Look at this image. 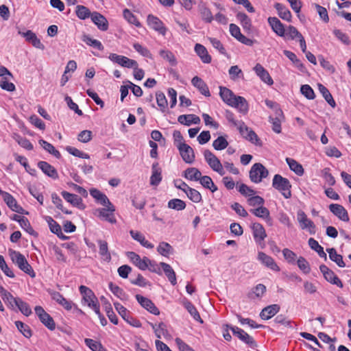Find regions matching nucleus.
Returning <instances> with one entry per match:
<instances>
[{
	"mask_svg": "<svg viewBox=\"0 0 351 351\" xmlns=\"http://www.w3.org/2000/svg\"><path fill=\"white\" fill-rule=\"evenodd\" d=\"M219 89L220 97L226 104L237 108L243 114L247 112L248 104L244 97L234 95L232 91L226 87L220 86Z\"/></svg>",
	"mask_w": 351,
	"mask_h": 351,
	"instance_id": "f257e3e1",
	"label": "nucleus"
},
{
	"mask_svg": "<svg viewBox=\"0 0 351 351\" xmlns=\"http://www.w3.org/2000/svg\"><path fill=\"white\" fill-rule=\"evenodd\" d=\"M9 254L12 262L18 266V267L30 277L34 278L36 276L32 266L28 263L27 259L19 252L10 250Z\"/></svg>",
	"mask_w": 351,
	"mask_h": 351,
	"instance_id": "f03ea898",
	"label": "nucleus"
},
{
	"mask_svg": "<svg viewBox=\"0 0 351 351\" xmlns=\"http://www.w3.org/2000/svg\"><path fill=\"white\" fill-rule=\"evenodd\" d=\"M272 186L278 191L285 198L289 199L291 197V184L287 178L276 174L272 180Z\"/></svg>",
	"mask_w": 351,
	"mask_h": 351,
	"instance_id": "7ed1b4c3",
	"label": "nucleus"
},
{
	"mask_svg": "<svg viewBox=\"0 0 351 351\" xmlns=\"http://www.w3.org/2000/svg\"><path fill=\"white\" fill-rule=\"evenodd\" d=\"M79 290L82 295V300L84 304H87V306L93 309L95 313H98L100 306L93 291L84 285H81Z\"/></svg>",
	"mask_w": 351,
	"mask_h": 351,
	"instance_id": "20e7f679",
	"label": "nucleus"
},
{
	"mask_svg": "<svg viewBox=\"0 0 351 351\" xmlns=\"http://www.w3.org/2000/svg\"><path fill=\"white\" fill-rule=\"evenodd\" d=\"M204 157L208 166L214 171L218 173L220 176L225 174L223 165L218 158L209 149L204 151Z\"/></svg>",
	"mask_w": 351,
	"mask_h": 351,
	"instance_id": "39448f33",
	"label": "nucleus"
},
{
	"mask_svg": "<svg viewBox=\"0 0 351 351\" xmlns=\"http://www.w3.org/2000/svg\"><path fill=\"white\" fill-rule=\"evenodd\" d=\"M249 174L250 180L257 184L268 176L269 171L261 163L257 162L252 165Z\"/></svg>",
	"mask_w": 351,
	"mask_h": 351,
	"instance_id": "423d86ee",
	"label": "nucleus"
},
{
	"mask_svg": "<svg viewBox=\"0 0 351 351\" xmlns=\"http://www.w3.org/2000/svg\"><path fill=\"white\" fill-rule=\"evenodd\" d=\"M226 328H230L234 335L237 336L241 341L247 344L250 347L252 348L256 347V343L254 339L243 330L237 326H232L229 325H226Z\"/></svg>",
	"mask_w": 351,
	"mask_h": 351,
	"instance_id": "0eeeda50",
	"label": "nucleus"
},
{
	"mask_svg": "<svg viewBox=\"0 0 351 351\" xmlns=\"http://www.w3.org/2000/svg\"><path fill=\"white\" fill-rule=\"evenodd\" d=\"M126 255L130 261L141 270H146L147 269V264H150V259L149 258L144 256L141 258L136 252H128Z\"/></svg>",
	"mask_w": 351,
	"mask_h": 351,
	"instance_id": "6e6552de",
	"label": "nucleus"
},
{
	"mask_svg": "<svg viewBox=\"0 0 351 351\" xmlns=\"http://www.w3.org/2000/svg\"><path fill=\"white\" fill-rule=\"evenodd\" d=\"M147 24L151 29L158 32L162 36H165L167 32V28L159 18L152 14H149L147 16Z\"/></svg>",
	"mask_w": 351,
	"mask_h": 351,
	"instance_id": "1a4fd4ad",
	"label": "nucleus"
},
{
	"mask_svg": "<svg viewBox=\"0 0 351 351\" xmlns=\"http://www.w3.org/2000/svg\"><path fill=\"white\" fill-rule=\"evenodd\" d=\"M114 306L116 310L118 311L119 314L129 324L136 328L141 327V322L137 319L130 317L128 311L123 305L119 302H114Z\"/></svg>",
	"mask_w": 351,
	"mask_h": 351,
	"instance_id": "9d476101",
	"label": "nucleus"
},
{
	"mask_svg": "<svg viewBox=\"0 0 351 351\" xmlns=\"http://www.w3.org/2000/svg\"><path fill=\"white\" fill-rule=\"evenodd\" d=\"M105 206L106 208L96 210L98 216L110 223H116L117 220L114 215V212L115 211L114 206L112 203L110 204H106Z\"/></svg>",
	"mask_w": 351,
	"mask_h": 351,
	"instance_id": "9b49d317",
	"label": "nucleus"
},
{
	"mask_svg": "<svg viewBox=\"0 0 351 351\" xmlns=\"http://www.w3.org/2000/svg\"><path fill=\"white\" fill-rule=\"evenodd\" d=\"M320 271L322 273L324 278L331 284L335 285L337 287L342 288L343 283L337 276L326 265H321L319 266Z\"/></svg>",
	"mask_w": 351,
	"mask_h": 351,
	"instance_id": "f8f14e48",
	"label": "nucleus"
},
{
	"mask_svg": "<svg viewBox=\"0 0 351 351\" xmlns=\"http://www.w3.org/2000/svg\"><path fill=\"white\" fill-rule=\"evenodd\" d=\"M298 221L302 230L308 229L310 234H313L315 233V226L314 223L307 217L304 212L300 210L298 213Z\"/></svg>",
	"mask_w": 351,
	"mask_h": 351,
	"instance_id": "ddd939ff",
	"label": "nucleus"
},
{
	"mask_svg": "<svg viewBox=\"0 0 351 351\" xmlns=\"http://www.w3.org/2000/svg\"><path fill=\"white\" fill-rule=\"evenodd\" d=\"M2 197L5 203L12 211L19 214L24 213V209L18 204L16 199L11 194L8 192H5L2 195Z\"/></svg>",
	"mask_w": 351,
	"mask_h": 351,
	"instance_id": "4468645a",
	"label": "nucleus"
},
{
	"mask_svg": "<svg viewBox=\"0 0 351 351\" xmlns=\"http://www.w3.org/2000/svg\"><path fill=\"white\" fill-rule=\"evenodd\" d=\"M329 210L340 220L346 222L349 221L348 213L343 206L337 204H331L329 206Z\"/></svg>",
	"mask_w": 351,
	"mask_h": 351,
	"instance_id": "2eb2a0df",
	"label": "nucleus"
},
{
	"mask_svg": "<svg viewBox=\"0 0 351 351\" xmlns=\"http://www.w3.org/2000/svg\"><path fill=\"white\" fill-rule=\"evenodd\" d=\"M135 297L136 300L143 308L154 315H159V309L155 306L152 300L138 294L136 295Z\"/></svg>",
	"mask_w": 351,
	"mask_h": 351,
	"instance_id": "dca6fc26",
	"label": "nucleus"
},
{
	"mask_svg": "<svg viewBox=\"0 0 351 351\" xmlns=\"http://www.w3.org/2000/svg\"><path fill=\"white\" fill-rule=\"evenodd\" d=\"M19 34L23 36L26 41L30 43L34 47L44 49L45 46L41 43L40 40L37 37L36 34L31 30H27L25 32H19Z\"/></svg>",
	"mask_w": 351,
	"mask_h": 351,
	"instance_id": "f3484780",
	"label": "nucleus"
},
{
	"mask_svg": "<svg viewBox=\"0 0 351 351\" xmlns=\"http://www.w3.org/2000/svg\"><path fill=\"white\" fill-rule=\"evenodd\" d=\"M181 147L178 149L180 152V154L182 160L188 164H191L195 160V154L192 147L189 145H182Z\"/></svg>",
	"mask_w": 351,
	"mask_h": 351,
	"instance_id": "a211bd4d",
	"label": "nucleus"
},
{
	"mask_svg": "<svg viewBox=\"0 0 351 351\" xmlns=\"http://www.w3.org/2000/svg\"><path fill=\"white\" fill-rule=\"evenodd\" d=\"M252 230L254 241L261 244L267 237L265 228L259 223H254L252 225Z\"/></svg>",
	"mask_w": 351,
	"mask_h": 351,
	"instance_id": "6ab92c4d",
	"label": "nucleus"
},
{
	"mask_svg": "<svg viewBox=\"0 0 351 351\" xmlns=\"http://www.w3.org/2000/svg\"><path fill=\"white\" fill-rule=\"evenodd\" d=\"M258 259L267 267H269L273 271H279L280 267L277 265L274 258L263 252H259L258 254Z\"/></svg>",
	"mask_w": 351,
	"mask_h": 351,
	"instance_id": "aec40b11",
	"label": "nucleus"
},
{
	"mask_svg": "<svg viewBox=\"0 0 351 351\" xmlns=\"http://www.w3.org/2000/svg\"><path fill=\"white\" fill-rule=\"evenodd\" d=\"M254 71L260 77V79L265 83L267 84L268 85H272L274 84V81L269 73L261 64H256L254 67Z\"/></svg>",
	"mask_w": 351,
	"mask_h": 351,
	"instance_id": "412c9836",
	"label": "nucleus"
},
{
	"mask_svg": "<svg viewBox=\"0 0 351 351\" xmlns=\"http://www.w3.org/2000/svg\"><path fill=\"white\" fill-rule=\"evenodd\" d=\"M268 23L271 26L272 30L279 36H285V28L284 25L276 17H269Z\"/></svg>",
	"mask_w": 351,
	"mask_h": 351,
	"instance_id": "4be33fe9",
	"label": "nucleus"
},
{
	"mask_svg": "<svg viewBox=\"0 0 351 351\" xmlns=\"http://www.w3.org/2000/svg\"><path fill=\"white\" fill-rule=\"evenodd\" d=\"M91 20L98 29L101 31H106L108 28V23L106 19L100 13L93 12L91 14Z\"/></svg>",
	"mask_w": 351,
	"mask_h": 351,
	"instance_id": "5701e85b",
	"label": "nucleus"
},
{
	"mask_svg": "<svg viewBox=\"0 0 351 351\" xmlns=\"http://www.w3.org/2000/svg\"><path fill=\"white\" fill-rule=\"evenodd\" d=\"M162 180V170L158 162H154L152 166V176L150 177V184L158 186Z\"/></svg>",
	"mask_w": 351,
	"mask_h": 351,
	"instance_id": "b1692460",
	"label": "nucleus"
},
{
	"mask_svg": "<svg viewBox=\"0 0 351 351\" xmlns=\"http://www.w3.org/2000/svg\"><path fill=\"white\" fill-rule=\"evenodd\" d=\"M38 167L45 175L51 178L52 179L56 180L58 178V173L57 170L48 162L45 161H40L38 163Z\"/></svg>",
	"mask_w": 351,
	"mask_h": 351,
	"instance_id": "393cba45",
	"label": "nucleus"
},
{
	"mask_svg": "<svg viewBox=\"0 0 351 351\" xmlns=\"http://www.w3.org/2000/svg\"><path fill=\"white\" fill-rule=\"evenodd\" d=\"M61 195L66 202H69L73 206L77 207L79 208H82L84 207L82 198L78 195L73 193H70L64 191L61 193Z\"/></svg>",
	"mask_w": 351,
	"mask_h": 351,
	"instance_id": "a878e982",
	"label": "nucleus"
},
{
	"mask_svg": "<svg viewBox=\"0 0 351 351\" xmlns=\"http://www.w3.org/2000/svg\"><path fill=\"white\" fill-rule=\"evenodd\" d=\"M280 309V307L278 304H275L267 306L261 311L260 317L263 319L267 320L277 314Z\"/></svg>",
	"mask_w": 351,
	"mask_h": 351,
	"instance_id": "bb28decb",
	"label": "nucleus"
},
{
	"mask_svg": "<svg viewBox=\"0 0 351 351\" xmlns=\"http://www.w3.org/2000/svg\"><path fill=\"white\" fill-rule=\"evenodd\" d=\"M191 84L204 96H210L208 87L202 78L198 76H195L191 80Z\"/></svg>",
	"mask_w": 351,
	"mask_h": 351,
	"instance_id": "cd10ccee",
	"label": "nucleus"
},
{
	"mask_svg": "<svg viewBox=\"0 0 351 351\" xmlns=\"http://www.w3.org/2000/svg\"><path fill=\"white\" fill-rule=\"evenodd\" d=\"M99 246V254L102 260L105 262L109 263L111 261V254L108 250V243L106 241L99 239L97 240Z\"/></svg>",
	"mask_w": 351,
	"mask_h": 351,
	"instance_id": "c85d7f7f",
	"label": "nucleus"
},
{
	"mask_svg": "<svg viewBox=\"0 0 351 351\" xmlns=\"http://www.w3.org/2000/svg\"><path fill=\"white\" fill-rule=\"evenodd\" d=\"M130 234L134 240L138 241L144 247L147 249H152L154 247V245L146 240L145 236L141 232L131 230Z\"/></svg>",
	"mask_w": 351,
	"mask_h": 351,
	"instance_id": "c756f323",
	"label": "nucleus"
},
{
	"mask_svg": "<svg viewBox=\"0 0 351 351\" xmlns=\"http://www.w3.org/2000/svg\"><path fill=\"white\" fill-rule=\"evenodd\" d=\"M46 221L49 224L51 232L56 234L62 239H66V237L62 234L61 226L51 217L47 216L46 217Z\"/></svg>",
	"mask_w": 351,
	"mask_h": 351,
	"instance_id": "7c9ffc66",
	"label": "nucleus"
},
{
	"mask_svg": "<svg viewBox=\"0 0 351 351\" xmlns=\"http://www.w3.org/2000/svg\"><path fill=\"white\" fill-rule=\"evenodd\" d=\"M51 298L53 300L62 306L66 310L69 311L72 308L73 303L71 301L67 300L58 291H53L51 293Z\"/></svg>",
	"mask_w": 351,
	"mask_h": 351,
	"instance_id": "2f4dec72",
	"label": "nucleus"
},
{
	"mask_svg": "<svg viewBox=\"0 0 351 351\" xmlns=\"http://www.w3.org/2000/svg\"><path fill=\"white\" fill-rule=\"evenodd\" d=\"M0 294L2 298V300L5 303H7L8 305L14 308L15 307V304L17 302L19 298H14L9 291L5 289L3 287H0Z\"/></svg>",
	"mask_w": 351,
	"mask_h": 351,
	"instance_id": "473e14b6",
	"label": "nucleus"
},
{
	"mask_svg": "<svg viewBox=\"0 0 351 351\" xmlns=\"http://www.w3.org/2000/svg\"><path fill=\"white\" fill-rule=\"evenodd\" d=\"M178 121L180 123L188 126L192 123L199 124L200 123L199 117L193 114L180 115L178 118Z\"/></svg>",
	"mask_w": 351,
	"mask_h": 351,
	"instance_id": "72a5a7b5",
	"label": "nucleus"
},
{
	"mask_svg": "<svg viewBox=\"0 0 351 351\" xmlns=\"http://www.w3.org/2000/svg\"><path fill=\"white\" fill-rule=\"evenodd\" d=\"M90 194L94 199H95L98 203L102 206L111 204L108 197L97 189H91L90 190Z\"/></svg>",
	"mask_w": 351,
	"mask_h": 351,
	"instance_id": "f704fd0d",
	"label": "nucleus"
},
{
	"mask_svg": "<svg viewBox=\"0 0 351 351\" xmlns=\"http://www.w3.org/2000/svg\"><path fill=\"white\" fill-rule=\"evenodd\" d=\"M195 51L199 56L204 63L208 64L211 62V56L208 54L206 48L201 44H196Z\"/></svg>",
	"mask_w": 351,
	"mask_h": 351,
	"instance_id": "c9c22d12",
	"label": "nucleus"
},
{
	"mask_svg": "<svg viewBox=\"0 0 351 351\" xmlns=\"http://www.w3.org/2000/svg\"><path fill=\"white\" fill-rule=\"evenodd\" d=\"M326 252L328 253L329 258L335 262L339 267H345L346 263L343 260V256L337 254V250L332 248H327Z\"/></svg>",
	"mask_w": 351,
	"mask_h": 351,
	"instance_id": "e433bc0d",
	"label": "nucleus"
},
{
	"mask_svg": "<svg viewBox=\"0 0 351 351\" xmlns=\"http://www.w3.org/2000/svg\"><path fill=\"white\" fill-rule=\"evenodd\" d=\"M274 8L278 11V14L282 19L289 22L291 21V13L284 5L276 3L274 5Z\"/></svg>",
	"mask_w": 351,
	"mask_h": 351,
	"instance_id": "4c0bfd02",
	"label": "nucleus"
},
{
	"mask_svg": "<svg viewBox=\"0 0 351 351\" xmlns=\"http://www.w3.org/2000/svg\"><path fill=\"white\" fill-rule=\"evenodd\" d=\"M250 211L255 216L266 219L267 222L271 221V219L269 216V211L266 207L261 206L256 208L251 209Z\"/></svg>",
	"mask_w": 351,
	"mask_h": 351,
	"instance_id": "58836bf2",
	"label": "nucleus"
},
{
	"mask_svg": "<svg viewBox=\"0 0 351 351\" xmlns=\"http://www.w3.org/2000/svg\"><path fill=\"white\" fill-rule=\"evenodd\" d=\"M160 267L162 268L166 276L167 277L169 282L173 285H175L176 284V273L172 269V267L170 266V265L161 262L160 263Z\"/></svg>",
	"mask_w": 351,
	"mask_h": 351,
	"instance_id": "ea45409f",
	"label": "nucleus"
},
{
	"mask_svg": "<svg viewBox=\"0 0 351 351\" xmlns=\"http://www.w3.org/2000/svg\"><path fill=\"white\" fill-rule=\"evenodd\" d=\"M182 304L195 320L199 322L200 323L203 322L197 308L190 301L185 300Z\"/></svg>",
	"mask_w": 351,
	"mask_h": 351,
	"instance_id": "a19ab883",
	"label": "nucleus"
},
{
	"mask_svg": "<svg viewBox=\"0 0 351 351\" xmlns=\"http://www.w3.org/2000/svg\"><path fill=\"white\" fill-rule=\"evenodd\" d=\"M318 89L320 92V93L322 95L323 97L325 99V100L327 101V103L332 108H335L336 106V103L329 92L328 89L324 86L323 84H318Z\"/></svg>",
	"mask_w": 351,
	"mask_h": 351,
	"instance_id": "79ce46f5",
	"label": "nucleus"
},
{
	"mask_svg": "<svg viewBox=\"0 0 351 351\" xmlns=\"http://www.w3.org/2000/svg\"><path fill=\"white\" fill-rule=\"evenodd\" d=\"M302 36V34L292 25L288 26L285 29V36L283 37L287 40H296L299 39Z\"/></svg>",
	"mask_w": 351,
	"mask_h": 351,
	"instance_id": "37998d69",
	"label": "nucleus"
},
{
	"mask_svg": "<svg viewBox=\"0 0 351 351\" xmlns=\"http://www.w3.org/2000/svg\"><path fill=\"white\" fill-rule=\"evenodd\" d=\"M308 243L310 247L315 250L321 258H324V260L327 259V255L324 251L323 247H322L315 239L310 238Z\"/></svg>",
	"mask_w": 351,
	"mask_h": 351,
	"instance_id": "c03bdc74",
	"label": "nucleus"
},
{
	"mask_svg": "<svg viewBox=\"0 0 351 351\" xmlns=\"http://www.w3.org/2000/svg\"><path fill=\"white\" fill-rule=\"evenodd\" d=\"M286 161L291 171L295 172L298 176H302L304 174V169L302 166L296 160L292 158H287Z\"/></svg>",
	"mask_w": 351,
	"mask_h": 351,
	"instance_id": "a18cd8bd",
	"label": "nucleus"
},
{
	"mask_svg": "<svg viewBox=\"0 0 351 351\" xmlns=\"http://www.w3.org/2000/svg\"><path fill=\"white\" fill-rule=\"evenodd\" d=\"M201 176L202 173L195 167L187 168L184 171V178L189 180L197 181Z\"/></svg>",
	"mask_w": 351,
	"mask_h": 351,
	"instance_id": "49530a36",
	"label": "nucleus"
},
{
	"mask_svg": "<svg viewBox=\"0 0 351 351\" xmlns=\"http://www.w3.org/2000/svg\"><path fill=\"white\" fill-rule=\"evenodd\" d=\"M150 325L154 330L156 336L158 339H160L162 336H166L168 335L167 326L165 323L160 322L158 325L151 323Z\"/></svg>",
	"mask_w": 351,
	"mask_h": 351,
	"instance_id": "de8ad7c7",
	"label": "nucleus"
},
{
	"mask_svg": "<svg viewBox=\"0 0 351 351\" xmlns=\"http://www.w3.org/2000/svg\"><path fill=\"white\" fill-rule=\"evenodd\" d=\"M108 287L112 293L119 298L121 300H126L128 298V295L125 293V291L120 288L119 286L114 285L112 282H110L108 285Z\"/></svg>",
	"mask_w": 351,
	"mask_h": 351,
	"instance_id": "09e8293b",
	"label": "nucleus"
},
{
	"mask_svg": "<svg viewBox=\"0 0 351 351\" xmlns=\"http://www.w3.org/2000/svg\"><path fill=\"white\" fill-rule=\"evenodd\" d=\"M200 184L206 189H209L211 192H215L217 191V186L214 184L211 178L208 176H201L199 179Z\"/></svg>",
	"mask_w": 351,
	"mask_h": 351,
	"instance_id": "8fccbe9b",
	"label": "nucleus"
},
{
	"mask_svg": "<svg viewBox=\"0 0 351 351\" xmlns=\"http://www.w3.org/2000/svg\"><path fill=\"white\" fill-rule=\"evenodd\" d=\"M39 144L43 147V148L46 150L49 154H52L57 158H60L61 156L60 153L59 151L56 149V148L53 147V145L46 141L41 139L39 141Z\"/></svg>",
	"mask_w": 351,
	"mask_h": 351,
	"instance_id": "3c124183",
	"label": "nucleus"
},
{
	"mask_svg": "<svg viewBox=\"0 0 351 351\" xmlns=\"http://www.w3.org/2000/svg\"><path fill=\"white\" fill-rule=\"evenodd\" d=\"M159 55L161 58L167 61L171 66H176L178 63L174 54L169 50L161 49L159 51Z\"/></svg>",
	"mask_w": 351,
	"mask_h": 351,
	"instance_id": "603ef678",
	"label": "nucleus"
},
{
	"mask_svg": "<svg viewBox=\"0 0 351 351\" xmlns=\"http://www.w3.org/2000/svg\"><path fill=\"white\" fill-rule=\"evenodd\" d=\"M236 16L237 20L241 23L243 29L250 30L252 27L251 19L246 14L243 12H239Z\"/></svg>",
	"mask_w": 351,
	"mask_h": 351,
	"instance_id": "864d4df0",
	"label": "nucleus"
},
{
	"mask_svg": "<svg viewBox=\"0 0 351 351\" xmlns=\"http://www.w3.org/2000/svg\"><path fill=\"white\" fill-rule=\"evenodd\" d=\"M15 307H17L19 310L27 317L29 316L32 313L29 305L27 302L23 301L20 298H18Z\"/></svg>",
	"mask_w": 351,
	"mask_h": 351,
	"instance_id": "5fc2aeb1",
	"label": "nucleus"
},
{
	"mask_svg": "<svg viewBox=\"0 0 351 351\" xmlns=\"http://www.w3.org/2000/svg\"><path fill=\"white\" fill-rule=\"evenodd\" d=\"M283 53L285 56L289 58L294 65L298 68L300 71H302L304 67L303 64L301 62V61L297 58L296 55L289 50H284Z\"/></svg>",
	"mask_w": 351,
	"mask_h": 351,
	"instance_id": "6e6d98bb",
	"label": "nucleus"
},
{
	"mask_svg": "<svg viewBox=\"0 0 351 351\" xmlns=\"http://www.w3.org/2000/svg\"><path fill=\"white\" fill-rule=\"evenodd\" d=\"M186 206L183 200L177 198L172 199L168 202V208L178 211L185 209Z\"/></svg>",
	"mask_w": 351,
	"mask_h": 351,
	"instance_id": "4d7b16f0",
	"label": "nucleus"
},
{
	"mask_svg": "<svg viewBox=\"0 0 351 351\" xmlns=\"http://www.w3.org/2000/svg\"><path fill=\"white\" fill-rule=\"evenodd\" d=\"M283 119L282 115H276L275 117H269V121L272 124V130L277 134L281 132V121Z\"/></svg>",
	"mask_w": 351,
	"mask_h": 351,
	"instance_id": "13d9d810",
	"label": "nucleus"
},
{
	"mask_svg": "<svg viewBox=\"0 0 351 351\" xmlns=\"http://www.w3.org/2000/svg\"><path fill=\"white\" fill-rule=\"evenodd\" d=\"M228 146V142L225 137L218 136L213 142V147L215 150L221 151L226 149Z\"/></svg>",
	"mask_w": 351,
	"mask_h": 351,
	"instance_id": "bf43d9fd",
	"label": "nucleus"
},
{
	"mask_svg": "<svg viewBox=\"0 0 351 351\" xmlns=\"http://www.w3.org/2000/svg\"><path fill=\"white\" fill-rule=\"evenodd\" d=\"M82 40L88 45H90L98 50H103L104 47L101 43L96 39H93L90 37L88 35H84L82 37Z\"/></svg>",
	"mask_w": 351,
	"mask_h": 351,
	"instance_id": "052dcab7",
	"label": "nucleus"
},
{
	"mask_svg": "<svg viewBox=\"0 0 351 351\" xmlns=\"http://www.w3.org/2000/svg\"><path fill=\"white\" fill-rule=\"evenodd\" d=\"M75 12L77 17L82 20H84L89 17L91 18L92 13L88 8L84 5H77Z\"/></svg>",
	"mask_w": 351,
	"mask_h": 351,
	"instance_id": "680f3d73",
	"label": "nucleus"
},
{
	"mask_svg": "<svg viewBox=\"0 0 351 351\" xmlns=\"http://www.w3.org/2000/svg\"><path fill=\"white\" fill-rule=\"evenodd\" d=\"M321 176L324 179L326 183L328 184L329 186H332L335 184V178L330 173V169L329 168L326 167L323 169L321 171Z\"/></svg>",
	"mask_w": 351,
	"mask_h": 351,
	"instance_id": "e2e57ef3",
	"label": "nucleus"
},
{
	"mask_svg": "<svg viewBox=\"0 0 351 351\" xmlns=\"http://www.w3.org/2000/svg\"><path fill=\"white\" fill-rule=\"evenodd\" d=\"M123 17L127 21L131 24L134 25L136 27H140L141 23L138 21L137 18L131 12V11L127 8L123 10Z\"/></svg>",
	"mask_w": 351,
	"mask_h": 351,
	"instance_id": "0e129e2a",
	"label": "nucleus"
},
{
	"mask_svg": "<svg viewBox=\"0 0 351 351\" xmlns=\"http://www.w3.org/2000/svg\"><path fill=\"white\" fill-rule=\"evenodd\" d=\"M186 195L195 203H199L202 201V195L200 193L195 189L189 187V189L186 191Z\"/></svg>",
	"mask_w": 351,
	"mask_h": 351,
	"instance_id": "69168bd1",
	"label": "nucleus"
},
{
	"mask_svg": "<svg viewBox=\"0 0 351 351\" xmlns=\"http://www.w3.org/2000/svg\"><path fill=\"white\" fill-rule=\"evenodd\" d=\"M173 248L170 244L166 242L160 243L158 246L157 251L159 254L164 256H169V255L172 252Z\"/></svg>",
	"mask_w": 351,
	"mask_h": 351,
	"instance_id": "338daca9",
	"label": "nucleus"
},
{
	"mask_svg": "<svg viewBox=\"0 0 351 351\" xmlns=\"http://www.w3.org/2000/svg\"><path fill=\"white\" fill-rule=\"evenodd\" d=\"M200 14L202 19L206 23H211L213 20V16L209 8L202 5L200 7Z\"/></svg>",
	"mask_w": 351,
	"mask_h": 351,
	"instance_id": "774afa93",
	"label": "nucleus"
}]
</instances>
